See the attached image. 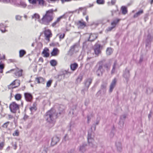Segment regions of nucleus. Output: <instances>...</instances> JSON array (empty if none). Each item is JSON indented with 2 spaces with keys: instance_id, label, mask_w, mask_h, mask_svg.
<instances>
[{
  "instance_id": "nucleus-59",
  "label": "nucleus",
  "mask_w": 153,
  "mask_h": 153,
  "mask_svg": "<svg viewBox=\"0 0 153 153\" xmlns=\"http://www.w3.org/2000/svg\"><path fill=\"white\" fill-rule=\"evenodd\" d=\"M4 68V65L3 64H0V69L2 70Z\"/></svg>"
},
{
  "instance_id": "nucleus-11",
  "label": "nucleus",
  "mask_w": 153,
  "mask_h": 153,
  "mask_svg": "<svg viewBox=\"0 0 153 153\" xmlns=\"http://www.w3.org/2000/svg\"><path fill=\"white\" fill-rule=\"evenodd\" d=\"M79 47V45L75 44L71 47L70 50L72 52H77L78 51Z\"/></svg>"
},
{
  "instance_id": "nucleus-53",
  "label": "nucleus",
  "mask_w": 153,
  "mask_h": 153,
  "mask_svg": "<svg viewBox=\"0 0 153 153\" xmlns=\"http://www.w3.org/2000/svg\"><path fill=\"white\" fill-rule=\"evenodd\" d=\"M121 13L125 15L126 14L127 12V10H121Z\"/></svg>"
},
{
  "instance_id": "nucleus-63",
  "label": "nucleus",
  "mask_w": 153,
  "mask_h": 153,
  "mask_svg": "<svg viewBox=\"0 0 153 153\" xmlns=\"http://www.w3.org/2000/svg\"><path fill=\"white\" fill-rule=\"evenodd\" d=\"M8 117L9 119H12L13 118V117L12 116L10 115H8Z\"/></svg>"
},
{
  "instance_id": "nucleus-33",
  "label": "nucleus",
  "mask_w": 153,
  "mask_h": 153,
  "mask_svg": "<svg viewBox=\"0 0 153 153\" xmlns=\"http://www.w3.org/2000/svg\"><path fill=\"white\" fill-rule=\"evenodd\" d=\"M117 65V62H115L114 63V65L113 66V68L112 70L111 73V74H113L114 73L115 71V69L116 68V66Z\"/></svg>"
},
{
  "instance_id": "nucleus-34",
  "label": "nucleus",
  "mask_w": 153,
  "mask_h": 153,
  "mask_svg": "<svg viewBox=\"0 0 153 153\" xmlns=\"http://www.w3.org/2000/svg\"><path fill=\"white\" fill-rule=\"evenodd\" d=\"M21 95L20 94H16L15 96V98L16 100H19L21 98Z\"/></svg>"
},
{
  "instance_id": "nucleus-8",
  "label": "nucleus",
  "mask_w": 153,
  "mask_h": 153,
  "mask_svg": "<svg viewBox=\"0 0 153 153\" xmlns=\"http://www.w3.org/2000/svg\"><path fill=\"white\" fill-rule=\"evenodd\" d=\"M120 20L118 19L114 20L111 23V26L108 27L107 30L109 31L111 30L115 27L116 25L119 22Z\"/></svg>"
},
{
  "instance_id": "nucleus-13",
  "label": "nucleus",
  "mask_w": 153,
  "mask_h": 153,
  "mask_svg": "<svg viewBox=\"0 0 153 153\" xmlns=\"http://www.w3.org/2000/svg\"><path fill=\"white\" fill-rule=\"evenodd\" d=\"M98 35L95 33L91 34L88 39V41H93L97 37Z\"/></svg>"
},
{
  "instance_id": "nucleus-14",
  "label": "nucleus",
  "mask_w": 153,
  "mask_h": 153,
  "mask_svg": "<svg viewBox=\"0 0 153 153\" xmlns=\"http://www.w3.org/2000/svg\"><path fill=\"white\" fill-rule=\"evenodd\" d=\"M42 54L44 57H47L49 56V50L47 48H45L42 53Z\"/></svg>"
},
{
  "instance_id": "nucleus-43",
  "label": "nucleus",
  "mask_w": 153,
  "mask_h": 153,
  "mask_svg": "<svg viewBox=\"0 0 153 153\" xmlns=\"http://www.w3.org/2000/svg\"><path fill=\"white\" fill-rule=\"evenodd\" d=\"M59 39H63L65 36V34L63 33V34H61L59 33Z\"/></svg>"
},
{
  "instance_id": "nucleus-50",
  "label": "nucleus",
  "mask_w": 153,
  "mask_h": 153,
  "mask_svg": "<svg viewBox=\"0 0 153 153\" xmlns=\"http://www.w3.org/2000/svg\"><path fill=\"white\" fill-rule=\"evenodd\" d=\"M22 17L19 15H17L16 16V19L17 20H21Z\"/></svg>"
},
{
  "instance_id": "nucleus-2",
  "label": "nucleus",
  "mask_w": 153,
  "mask_h": 153,
  "mask_svg": "<svg viewBox=\"0 0 153 153\" xmlns=\"http://www.w3.org/2000/svg\"><path fill=\"white\" fill-rule=\"evenodd\" d=\"M45 118L48 122L53 123L54 119L56 118V115L54 111L51 110L47 112Z\"/></svg>"
},
{
  "instance_id": "nucleus-64",
  "label": "nucleus",
  "mask_w": 153,
  "mask_h": 153,
  "mask_svg": "<svg viewBox=\"0 0 153 153\" xmlns=\"http://www.w3.org/2000/svg\"><path fill=\"white\" fill-rule=\"evenodd\" d=\"M86 20L87 21H88V16H86Z\"/></svg>"
},
{
  "instance_id": "nucleus-40",
  "label": "nucleus",
  "mask_w": 153,
  "mask_h": 153,
  "mask_svg": "<svg viewBox=\"0 0 153 153\" xmlns=\"http://www.w3.org/2000/svg\"><path fill=\"white\" fill-rule=\"evenodd\" d=\"M9 123V122H7L4 123L2 125V127L4 128H7Z\"/></svg>"
},
{
  "instance_id": "nucleus-44",
  "label": "nucleus",
  "mask_w": 153,
  "mask_h": 153,
  "mask_svg": "<svg viewBox=\"0 0 153 153\" xmlns=\"http://www.w3.org/2000/svg\"><path fill=\"white\" fill-rule=\"evenodd\" d=\"M0 26L1 27V28H0L2 32V33H4L6 31H7V30H5V29L4 30L2 29V27H3L4 26V25L3 24H1L0 25Z\"/></svg>"
},
{
  "instance_id": "nucleus-31",
  "label": "nucleus",
  "mask_w": 153,
  "mask_h": 153,
  "mask_svg": "<svg viewBox=\"0 0 153 153\" xmlns=\"http://www.w3.org/2000/svg\"><path fill=\"white\" fill-rule=\"evenodd\" d=\"M51 65L53 66H55L57 63L56 61L55 60H52L50 62Z\"/></svg>"
},
{
  "instance_id": "nucleus-36",
  "label": "nucleus",
  "mask_w": 153,
  "mask_h": 153,
  "mask_svg": "<svg viewBox=\"0 0 153 153\" xmlns=\"http://www.w3.org/2000/svg\"><path fill=\"white\" fill-rule=\"evenodd\" d=\"M32 17L33 19L35 18L38 19L39 18V16L38 14L35 13L32 16Z\"/></svg>"
},
{
  "instance_id": "nucleus-35",
  "label": "nucleus",
  "mask_w": 153,
  "mask_h": 153,
  "mask_svg": "<svg viewBox=\"0 0 153 153\" xmlns=\"http://www.w3.org/2000/svg\"><path fill=\"white\" fill-rule=\"evenodd\" d=\"M97 3L99 4H103L104 3V0H97Z\"/></svg>"
},
{
  "instance_id": "nucleus-10",
  "label": "nucleus",
  "mask_w": 153,
  "mask_h": 153,
  "mask_svg": "<svg viewBox=\"0 0 153 153\" xmlns=\"http://www.w3.org/2000/svg\"><path fill=\"white\" fill-rule=\"evenodd\" d=\"M59 138L56 136L53 137L52 139L51 145L53 146L56 145L59 141Z\"/></svg>"
},
{
  "instance_id": "nucleus-21",
  "label": "nucleus",
  "mask_w": 153,
  "mask_h": 153,
  "mask_svg": "<svg viewBox=\"0 0 153 153\" xmlns=\"http://www.w3.org/2000/svg\"><path fill=\"white\" fill-rule=\"evenodd\" d=\"M78 67V65L76 63L72 64L70 65L71 69L72 71L75 70Z\"/></svg>"
},
{
  "instance_id": "nucleus-58",
  "label": "nucleus",
  "mask_w": 153,
  "mask_h": 153,
  "mask_svg": "<svg viewBox=\"0 0 153 153\" xmlns=\"http://www.w3.org/2000/svg\"><path fill=\"white\" fill-rule=\"evenodd\" d=\"M57 23V21H55V22H54L52 24V25L53 27H54L55 26V25Z\"/></svg>"
},
{
  "instance_id": "nucleus-32",
  "label": "nucleus",
  "mask_w": 153,
  "mask_h": 153,
  "mask_svg": "<svg viewBox=\"0 0 153 153\" xmlns=\"http://www.w3.org/2000/svg\"><path fill=\"white\" fill-rule=\"evenodd\" d=\"M107 84V83H102L101 86V89H105L106 88Z\"/></svg>"
},
{
  "instance_id": "nucleus-29",
  "label": "nucleus",
  "mask_w": 153,
  "mask_h": 153,
  "mask_svg": "<svg viewBox=\"0 0 153 153\" xmlns=\"http://www.w3.org/2000/svg\"><path fill=\"white\" fill-rule=\"evenodd\" d=\"M26 51L24 50H21L19 51V56L20 57H22L26 54Z\"/></svg>"
},
{
  "instance_id": "nucleus-46",
  "label": "nucleus",
  "mask_w": 153,
  "mask_h": 153,
  "mask_svg": "<svg viewBox=\"0 0 153 153\" xmlns=\"http://www.w3.org/2000/svg\"><path fill=\"white\" fill-rule=\"evenodd\" d=\"M30 3L33 4H36L37 1V0H28Z\"/></svg>"
},
{
  "instance_id": "nucleus-37",
  "label": "nucleus",
  "mask_w": 153,
  "mask_h": 153,
  "mask_svg": "<svg viewBox=\"0 0 153 153\" xmlns=\"http://www.w3.org/2000/svg\"><path fill=\"white\" fill-rule=\"evenodd\" d=\"M104 67L108 71L110 68V65L108 64H105L104 65Z\"/></svg>"
},
{
  "instance_id": "nucleus-25",
  "label": "nucleus",
  "mask_w": 153,
  "mask_h": 153,
  "mask_svg": "<svg viewBox=\"0 0 153 153\" xmlns=\"http://www.w3.org/2000/svg\"><path fill=\"white\" fill-rule=\"evenodd\" d=\"M36 103H34L33 105V106H31L30 108V110L31 111H34L37 109L36 108Z\"/></svg>"
},
{
  "instance_id": "nucleus-30",
  "label": "nucleus",
  "mask_w": 153,
  "mask_h": 153,
  "mask_svg": "<svg viewBox=\"0 0 153 153\" xmlns=\"http://www.w3.org/2000/svg\"><path fill=\"white\" fill-rule=\"evenodd\" d=\"M82 79V76H79L77 78L76 80V82L77 83H79L80 82Z\"/></svg>"
},
{
  "instance_id": "nucleus-27",
  "label": "nucleus",
  "mask_w": 153,
  "mask_h": 153,
  "mask_svg": "<svg viewBox=\"0 0 153 153\" xmlns=\"http://www.w3.org/2000/svg\"><path fill=\"white\" fill-rule=\"evenodd\" d=\"M17 0H0V1H3L5 3L11 2L15 3Z\"/></svg>"
},
{
  "instance_id": "nucleus-51",
  "label": "nucleus",
  "mask_w": 153,
  "mask_h": 153,
  "mask_svg": "<svg viewBox=\"0 0 153 153\" xmlns=\"http://www.w3.org/2000/svg\"><path fill=\"white\" fill-rule=\"evenodd\" d=\"M20 4L21 5L24 7H25L26 6V4L24 2H21Z\"/></svg>"
},
{
  "instance_id": "nucleus-48",
  "label": "nucleus",
  "mask_w": 153,
  "mask_h": 153,
  "mask_svg": "<svg viewBox=\"0 0 153 153\" xmlns=\"http://www.w3.org/2000/svg\"><path fill=\"white\" fill-rule=\"evenodd\" d=\"M4 145V142H2L0 143V150H1L2 149Z\"/></svg>"
},
{
  "instance_id": "nucleus-24",
  "label": "nucleus",
  "mask_w": 153,
  "mask_h": 153,
  "mask_svg": "<svg viewBox=\"0 0 153 153\" xmlns=\"http://www.w3.org/2000/svg\"><path fill=\"white\" fill-rule=\"evenodd\" d=\"M22 70H20L19 71H17L15 73L16 76L18 77H20L22 76Z\"/></svg>"
},
{
  "instance_id": "nucleus-5",
  "label": "nucleus",
  "mask_w": 153,
  "mask_h": 153,
  "mask_svg": "<svg viewBox=\"0 0 153 153\" xmlns=\"http://www.w3.org/2000/svg\"><path fill=\"white\" fill-rule=\"evenodd\" d=\"M19 85V81L18 80H15L8 86V87L9 89H12L17 87Z\"/></svg>"
},
{
  "instance_id": "nucleus-62",
  "label": "nucleus",
  "mask_w": 153,
  "mask_h": 153,
  "mask_svg": "<svg viewBox=\"0 0 153 153\" xmlns=\"http://www.w3.org/2000/svg\"><path fill=\"white\" fill-rule=\"evenodd\" d=\"M126 118V116L125 115H123L121 116V119H124Z\"/></svg>"
},
{
  "instance_id": "nucleus-4",
  "label": "nucleus",
  "mask_w": 153,
  "mask_h": 153,
  "mask_svg": "<svg viewBox=\"0 0 153 153\" xmlns=\"http://www.w3.org/2000/svg\"><path fill=\"white\" fill-rule=\"evenodd\" d=\"M88 140L89 145L90 146L93 148L96 147L97 146L95 144L93 137L89 134H88Z\"/></svg>"
},
{
  "instance_id": "nucleus-41",
  "label": "nucleus",
  "mask_w": 153,
  "mask_h": 153,
  "mask_svg": "<svg viewBox=\"0 0 153 153\" xmlns=\"http://www.w3.org/2000/svg\"><path fill=\"white\" fill-rule=\"evenodd\" d=\"M102 71H100H100H98V69L96 73H97V76H100L102 75Z\"/></svg>"
},
{
  "instance_id": "nucleus-56",
  "label": "nucleus",
  "mask_w": 153,
  "mask_h": 153,
  "mask_svg": "<svg viewBox=\"0 0 153 153\" xmlns=\"http://www.w3.org/2000/svg\"><path fill=\"white\" fill-rule=\"evenodd\" d=\"M71 0H61L62 3H64V2L71 1Z\"/></svg>"
},
{
  "instance_id": "nucleus-1",
  "label": "nucleus",
  "mask_w": 153,
  "mask_h": 153,
  "mask_svg": "<svg viewBox=\"0 0 153 153\" xmlns=\"http://www.w3.org/2000/svg\"><path fill=\"white\" fill-rule=\"evenodd\" d=\"M52 10H48L43 16L42 18L39 20V22L42 24L48 25L53 19Z\"/></svg>"
},
{
  "instance_id": "nucleus-7",
  "label": "nucleus",
  "mask_w": 153,
  "mask_h": 153,
  "mask_svg": "<svg viewBox=\"0 0 153 153\" xmlns=\"http://www.w3.org/2000/svg\"><path fill=\"white\" fill-rule=\"evenodd\" d=\"M117 80L115 78L111 82L110 86L109 89V92L111 93L112 92L113 89L115 86Z\"/></svg>"
},
{
  "instance_id": "nucleus-55",
  "label": "nucleus",
  "mask_w": 153,
  "mask_h": 153,
  "mask_svg": "<svg viewBox=\"0 0 153 153\" xmlns=\"http://www.w3.org/2000/svg\"><path fill=\"white\" fill-rule=\"evenodd\" d=\"M68 140V137L67 134L65 135L64 137V140L65 141Z\"/></svg>"
},
{
  "instance_id": "nucleus-57",
  "label": "nucleus",
  "mask_w": 153,
  "mask_h": 153,
  "mask_svg": "<svg viewBox=\"0 0 153 153\" xmlns=\"http://www.w3.org/2000/svg\"><path fill=\"white\" fill-rule=\"evenodd\" d=\"M127 9V7L125 6H123L121 7V10H126Z\"/></svg>"
},
{
  "instance_id": "nucleus-19",
  "label": "nucleus",
  "mask_w": 153,
  "mask_h": 153,
  "mask_svg": "<svg viewBox=\"0 0 153 153\" xmlns=\"http://www.w3.org/2000/svg\"><path fill=\"white\" fill-rule=\"evenodd\" d=\"M123 76L126 79L128 78L130 76L129 71L126 69L123 74Z\"/></svg>"
},
{
  "instance_id": "nucleus-3",
  "label": "nucleus",
  "mask_w": 153,
  "mask_h": 153,
  "mask_svg": "<svg viewBox=\"0 0 153 153\" xmlns=\"http://www.w3.org/2000/svg\"><path fill=\"white\" fill-rule=\"evenodd\" d=\"M10 108L11 111L15 113L19 109V105L15 102H13L10 105Z\"/></svg>"
},
{
  "instance_id": "nucleus-18",
  "label": "nucleus",
  "mask_w": 153,
  "mask_h": 153,
  "mask_svg": "<svg viewBox=\"0 0 153 153\" xmlns=\"http://www.w3.org/2000/svg\"><path fill=\"white\" fill-rule=\"evenodd\" d=\"M87 146V144L85 143H83L81 146L79 148V151L82 152H83L85 151V147Z\"/></svg>"
},
{
  "instance_id": "nucleus-16",
  "label": "nucleus",
  "mask_w": 153,
  "mask_h": 153,
  "mask_svg": "<svg viewBox=\"0 0 153 153\" xmlns=\"http://www.w3.org/2000/svg\"><path fill=\"white\" fill-rule=\"evenodd\" d=\"M44 79L42 77L36 78V81L38 83H44Z\"/></svg>"
},
{
  "instance_id": "nucleus-61",
  "label": "nucleus",
  "mask_w": 153,
  "mask_h": 153,
  "mask_svg": "<svg viewBox=\"0 0 153 153\" xmlns=\"http://www.w3.org/2000/svg\"><path fill=\"white\" fill-rule=\"evenodd\" d=\"M116 0H111V3L112 5L114 4L116 2Z\"/></svg>"
},
{
  "instance_id": "nucleus-45",
  "label": "nucleus",
  "mask_w": 153,
  "mask_h": 153,
  "mask_svg": "<svg viewBox=\"0 0 153 153\" xmlns=\"http://www.w3.org/2000/svg\"><path fill=\"white\" fill-rule=\"evenodd\" d=\"M52 82V81L51 80L48 81L47 83V87H50L51 85Z\"/></svg>"
},
{
  "instance_id": "nucleus-54",
  "label": "nucleus",
  "mask_w": 153,
  "mask_h": 153,
  "mask_svg": "<svg viewBox=\"0 0 153 153\" xmlns=\"http://www.w3.org/2000/svg\"><path fill=\"white\" fill-rule=\"evenodd\" d=\"M63 16H62L57 18V20L56 21H57V23H58L60 21V19L62 18Z\"/></svg>"
},
{
  "instance_id": "nucleus-49",
  "label": "nucleus",
  "mask_w": 153,
  "mask_h": 153,
  "mask_svg": "<svg viewBox=\"0 0 153 153\" xmlns=\"http://www.w3.org/2000/svg\"><path fill=\"white\" fill-rule=\"evenodd\" d=\"M39 1V4L40 5H43L44 3L43 0H37Z\"/></svg>"
},
{
  "instance_id": "nucleus-6",
  "label": "nucleus",
  "mask_w": 153,
  "mask_h": 153,
  "mask_svg": "<svg viewBox=\"0 0 153 153\" xmlns=\"http://www.w3.org/2000/svg\"><path fill=\"white\" fill-rule=\"evenodd\" d=\"M45 39L48 41H50V38L51 37L52 34L51 31L49 29L45 30L44 31Z\"/></svg>"
},
{
  "instance_id": "nucleus-22",
  "label": "nucleus",
  "mask_w": 153,
  "mask_h": 153,
  "mask_svg": "<svg viewBox=\"0 0 153 153\" xmlns=\"http://www.w3.org/2000/svg\"><path fill=\"white\" fill-rule=\"evenodd\" d=\"M116 145L117 150L119 151H120L122 149L121 144L120 142H117L116 143Z\"/></svg>"
},
{
  "instance_id": "nucleus-20",
  "label": "nucleus",
  "mask_w": 153,
  "mask_h": 153,
  "mask_svg": "<svg viewBox=\"0 0 153 153\" xmlns=\"http://www.w3.org/2000/svg\"><path fill=\"white\" fill-rule=\"evenodd\" d=\"M92 79L91 78H88L87 79L85 82V85L88 88L89 87L90 85L92 82Z\"/></svg>"
},
{
  "instance_id": "nucleus-17",
  "label": "nucleus",
  "mask_w": 153,
  "mask_h": 153,
  "mask_svg": "<svg viewBox=\"0 0 153 153\" xmlns=\"http://www.w3.org/2000/svg\"><path fill=\"white\" fill-rule=\"evenodd\" d=\"M79 27L81 28H83L85 27L86 25L85 22L83 21H79L78 23Z\"/></svg>"
},
{
  "instance_id": "nucleus-15",
  "label": "nucleus",
  "mask_w": 153,
  "mask_h": 153,
  "mask_svg": "<svg viewBox=\"0 0 153 153\" xmlns=\"http://www.w3.org/2000/svg\"><path fill=\"white\" fill-rule=\"evenodd\" d=\"M59 52V50L57 48H54L51 53L52 56H56L57 55Z\"/></svg>"
},
{
  "instance_id": "nucleus-23",
  "label": "nucleus",
  "mask_w": 153,
  "mask_h": 153,
  "mask_svg": "<svg viewBox=\"0 0 153 153\" xmlns=\"http://www.w3.org/2000/svg\"><path fill=\"white\" fill-rule=\"evenodd\" d=\"M113 52V50L111 48H108L106 50V53L107 55H111Z\"/></svg>"
},
{
  "instance_id": "nucleus-47",
  "label": "nucleus",
  "mask_w": 153,
  "mask_h": 153,
  "mask_svg": "<svg viewBox=\"0 0 153 153\" xmlns=\"http://www.w3.org/2000/svg\"><path fill=\"white\" fill-rule=\"evenodd\" d=\"M19 132L18 130H16L15 131V132H14L13 134V135L14 136H18L19 135Z\"/></svg>"
},
{
  "instance_id": "nucleus-60",
  "label": "nucleus",
  "mask_w": 153,
  "mask_h": 153,
  "mask_svg": "<svg viewBox=\"0 0 153 153\" xmlns=\"http://www.w3.org/2000/svg\"><path fill=\"white\" fill-rule=\"evenodd\" d=\"M39 61L43 62V59L42 57H40L39 59Z\"/></svg>"
},
{
  "instance_id": "nucleus-26",
  "label": "nucleus",
  "mask_w": 153,
  "mask_h": 153,
  "mask_svg": "<svg viewBox=\"0 0 153 153\" xmlns=\"http://www.w3.org/2000/svg\"><path fill=\"white\" fill-rule=\"evenodd\" d=\"M143 13V10H140L138 12H137L136 14H135L134 16V18H136L139 15L142 14Z\"/></svg>"
},
{
  "instance_id": "nucleus-39",
  "label": "nucleus",
  "mask_w": 153,
  "mask_h": 153,
  "mask_svg": "<svg viewBox=\"0 0 153 153\" xmlns=\"http://www.w3.org/2000/svg\"><path fill=\"white\" fill-rule=\"evenodd\" d=\"M152 92V89L151 88H148L147 89L146 92L147 94H150Z\"/></svg>"
},
{
  "instance_id": "nucleus-38",
  "label": "nucleus",
  "mask_w": 153,
  "mask_h": 153,
  "mask_svg": "<svg viewBox=\"0 0 153 153\" xmlns=\"http://www.w3.org/2000/svg\"><path fill=\"white\" fill-rule=\"evenodd\" d=\"M42 153H47V149L44 147L41 149Z\"/></svg>"
},
{
  "instance_id": "nucleus-42",
  "label": "nucleus",
  "mask_w": 153,
  "mask_h": 153,
  "mask_svg": "<svg viewBox=\"0 0 153 153\" xmlns=\"http://www.w3.org/2000/svg\"><path fill=\"white\" fill-rule=\"evenodd\" d=\"M93 6L92 5H89L87 6L86 7H80L79 8V10H82V9H87L89 7H91V6Z\"/></svg>"
},
{
  "instance_id": "nucleus-9",
  "label": "nucleus",
  "mask_w": 153,
  "mask_h": 153,
  "mask_svg": "<svg viewBox=\"0 0 153 153\" xmlns=\"http://www.w3.org/2000/svg\"><path fill=\"white\" fill-rule=\"evenodd\" d=\"M101 48L100 45L97 44L95 45L94 51L96 55H98L100 53Z\"/></svg>"
},
{
  "instance_id": "nucleus-28",
  "label": "nucleus",
  "mask_w": 153,
  "mask_h": 153,
  "mask_svg": "<svg viewBox=\"0 0 153 153\" xmlns=\"http://www.w3.org/2000/svg\"><path fill=\"white\" fill-rule=\"evenodd\" d=\"M102 61L100 62L98 64H99V67L98 68V71H100H100H102L103 72L104 71V70L103 68V66L102 65Z\"/></svg>"
},
{
  "instance_id": "nucleus-52",
  "label": "nucleus",
  "mask_w": 153,
  "mask_h": 153,
  "mask_svg": "<svg viewBox=\"0 0 153 153\" xmlns=\"http://www.w3.org/2000/svg\"><path fill=\"white\" fill-rule=\"evenodd\" d=\"M99 124V122L97 121L95 123V125H94L91 127V128L92 129V128H94V130H95L96 128V125H97Z\"/></svg>"
},
{
  "instance_id": "nucleus-12",
  "label": "nucleus",
  "mask_w": 153,
  "mask_h": 153,
  "mask_svg": "<svg viewBox=\"0 0 153 153\" xmlns=\"http://www.w3.org/2000/svg\"><path fill=\"white\" fill-rule=\"evenodd\" d=\"M25 97L26 100L27 101H31L32 99V96L31 94L29 93H25Z\"/></svg>"
}]
</instances>
